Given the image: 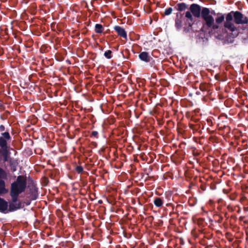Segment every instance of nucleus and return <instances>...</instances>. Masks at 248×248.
Masks as SVG:
<instances>
[{"label":"nucleus","instance_id":"13","mask_svg":"<svg viewBox=\"0 0 248 248\" xmlns=\"http://www.w3.org/2000/svg\"><path fill=\"white\" fill-rule=\"evenodd\" d=\"M248 31L247 37L243 38V42L245 44L248 43V25H241L240 28V31L243 33V31Z\"/></svg>","mask_w":248,"mask_h":248},{"label":"nucleus","instance_id":"26","mask_svg":"<svg viewBox=\"0 0 248 248\" xmlns=\"http://www.w3.org/2000/svg\"><path fill=\"white\" fill-rule=\"evenodd\" d=\"M102 202V201H99L98 202V203H101Z\"/></svg>","mask_w":248,"mask_h":248},{"label":"nucleus","instance_id":"17","mask_svg":"<svg viewBox=\"0 0 248 248\" xmlns=\"http://www.w3.org/2000/svg\"><path fill=\"white\" fill-rule=\"evenodd\" d=\"M199 88L202 92H208L209 91V85L206 83H202L200 84Z\"/></svg>","mask_w":248,"mask_h":248},{"label":"nucleus","instance_id":"9","mask_svg":"<svg viewBox=\"0 0 248 248\" xmlns=\"http://www.w3.org/2000/svg\"><path fill=\"white\" fill-rule=\"evenodd\" d=\"M114 30L119 36L126 40L127 39V33L124 29L119 26H115L114 27Z\"/></svg>","mask_w":248,"mask_h":248},{"label":"nucleus","instance_id":"23","mask_svg":"<svg viewBox=\"0 0 248 248\" xmlns=\"http://www.w3.org/2000/svg\"><path fill=\"white\" fill-rule=\"evenodd\" d=\"M75 170L78 173H81L83 171V169L81 166H78L75 168Z\"/></svg>","mask_w":248,"mask_h":248},{"label":"nucleus","instance_id":"5","mask_svg":"<svg viewBox=\"0 0 248 248\" xmlns=\"http://www.w3.org/2000/svg\"><path fill=\"white\" fill-rule=\"evenodd\" d=\"M234 19L233 22L236 24L248 25V17L244 16L242 13L239 11H233Z\"/></svg>","mask_w":248,"mask_h":248},{"label":"nucleus","instance_id":"16","mask_svg":"<svg viewBox=\"0 0 248 248\" xmlns=\"http://www.w3.org/2000/svg\"><path fill=\"white\" fill-rule=\"evenodd\" d=\"M104 30L103 26L100 24H96L95 25V32L97 33H102Z\"/></svg>","mask_w":248,"mask_h":248},{"label":"nucleus","instance_id":"18","mask_svg":"<svg viewBox=\"0 0 248 248\" xmlns=\"http://www.w3.org/2000/svg\"><path fill=\"white\" fill-rule=\"evenodd\" d=\"M7 178V174L6 172L2 168H0V179H6Z\"/></svg>","mask_w":248,"mask_h":248},{"label":"nucleus","instance_id":"20","mask_svg":"<svg viewBox=\"0 0 248 248\" xmlns=\"http://www.w3.org/2000/svg\"><path fill=\"white\" fill-rule=\"evenodd\" d=\"M172 12V8L171 7H169L165 10L164 14H162L163 16H169L171 14Z\"/></svg>","mask_w":248,"mask_h":248},{"label":"nucleus","instance_id":"24","mask_svg":"<svg viewBox=\"0 0 248 248\" xmlns=\"http://www.w3.org/2000/svg\"><path fill=\"white\" fill-rule=\"evenodd\" d=\"M98 132H97L96 131H93L92 132L91 137H95L96 138H98Z\"/></svg>","mask_w":248,"mask_h":248},{"label":"nucleus","instance_id":"25","mask_svg":"<svg viewBox=\"0 0 248 248\" xmlns=\"http://www.w3.org/2000/svg\"><path fill=\"white\" fill-rule=\"evenodd\" d=\"M0 130L2 131L5 130V126L3 125H0Z\"/></svg>","mask_w":248,"mask_h":248},{"label":"nucleus","instance_id":"10","mask_svg":"<svg viewBox=\"0 0 248 248\" xmlns=\"http://www.w3.org/2000/svg\"><path fill=\"white\" fill-rule=\"evenodd\" d=\"M140 59L146 62H149L152 60V58L147 52L143 51L140 53L139 55Z\"/></svg>","mask_w":248,"mask_h":248},{"label":"nucleus","instance_id":"7","mask_svg":"<svg viewBox=\"0 0 248 248\" xmlns=\"http://www.w3.org/2000/svg\"><path fill=\"white\" fill-rule=\"evenodd\" d=\"M184 14L178 12L176 14L175 20V26L178 30H180L182 27L183 16Z\"/></svg>","mask_w":248,"mask_h":248},{"label":"nucleus","instance_id":"3","mask_svg":"<svg viewBox=\"0 0 248 248\" xmlns=\"http://www.w3.org/2000/svg\"><path fill=\"white\" fill-rule=\"evenodd\" d=\"M233 11L228 13L225 17V21L224 22V29H227L230 31V36L232 38L237 37L240 33H242L240 31V25L235 27L233 23V18H234Z\"/></svg>","mask_w":248,"mask_h":248},{"label":"nucleus","instance_id":"8","mask_svg":"<svg viewBox=\"0 0 248 248\" xmlns=\"http://www.w3.org/2000/svg\"><path fill=\"white\" fill-rule=\"evenodd\" d=\"M38 197V188L33 183L30 187V197L32 200H35Z\"/></svg>","mask_w":248,"mask_h":248},{"label":"nucleus","instance_id":"1","mask_svg":"<svg viewBox=\"0 0 248 248\" xmlns=\"http://www.w3.org/2000/svg\"><path fill=\"white\" fill-rule=\"evenodd\" d=\"M26 187V177L23 175L18 176L16 180L11 184V202L9 204L8 211L13 212L22 208V201L18 199V197L25 191Z\"/></svg>","mask_w":248,"mask_h":248},{"label":"nucleus","instance_id":"27","mask_svg":"<svg viewBox=\"0 0 248 248\" xmlns=\"http://www.w3.org/2000/svg\"><path fill=\"white\" fill-rule=\"evenodd\" d=\"M4 160H5V161L7 160V159H6V156L5 157V159Z\"/></svg>","mask_w":248,"mask_h":248},{"label":"nucleus","instance_id":"11","mask_svg":"<svg viewBox=\"0 0 248 248\" xmlns=\"http://www.w3.org/2000/svg\"><path fill=\"white\" fill-rule=\"evenodd\" d=\"M8 206V202L4 199L0 197V212L7 213Z\"/></svg>","mask_w":248,"mask_h":248},{"label":"nucleus","instance_id":"22","mask_svg":"<svg viewBox=\"0 0 248 248\" xmlns=\"http://www.w3.org/2000/svg\"><path fill=\"white\" fill-rule=\"evenodd\" d=\"M191 31H192V24L190 23H188V26L187 27L184 28V31L186 33L189 32Z\"/></svg>","mask_w":248,"mask_h":248},{"label":"nucleus","instance_id":"15","mask_svg":"<svg viewBox=\"0 0 248 248\" xmlns=\"http://www.w3.org/2000/svg\"><path fill=\"white\" fill-rule=\"evenodd\" d=\"M153 202L156 207H161L163 205L164 201L162 198L156 197L154 198Z\"/></svg>","mask_w":248,"mask_h":248},{"label":"nucleus","instance_id":"21","mask_svg":"<svg viewBox=\"0 0 248 248\" xmlns=\"http://www.w3.org/2000/svg\"><path fill=\"white\" fill-rule=\"evenodd\" d=\"M111 53H112V51L110 50H108L105 52L104 56L107 58L109 59L111 58V57H112Z\"/></svg>","mask_w":248,"mask_h":248},{"label":"nucleus","instance_id":"19","mask_svg":"<svg viewBox=\"0 0 248 248\" xmlns=\"http://www.w3.org/2000/svg\"><path fill=\"white\" fill-rule=\"evenodd\" d=\"M193 15L192 13L190 11H187L185 13V16L187 18H188L191 22H192L194 20V18L193 17Z\"/></svg>","mask_w":248,"mask_h":248},{"label":"nucleus","instance_id":"6","mask_svg":"<svg viewBox=\"0 0 248 248\" xmlns=\"http://www.w3.org/2000/svg\"><path fill=\"white\" fill-rule=\"evenodd\" d=\"M1 135L3 137H0V146L2 149L6 150L7 144L6 140H10L11 138L8 132L2 133Z\"/></svg>","mask_w":248,"mask_h":248},{"label":"nucleus","instance_id":"14","mask_svg":"<svg viewBox=\"0 0 248 248\" xmlns=\"http://www.w3.org/2000/svg\"><path fill=\"white\" fill-rule=\"evenodd\" d=\"M8 190L5 188V183L4 180L0 179V195L8 192Z\"/></svg>","mask_w":248,"mask_h":248},{"label":"nucleus","instance_id":"2","mask_svg":"<svg viewBox=\"0 0 248 248\" xmlns=\"http://www.w3.org/2000/svg\"><path fill=\"white\" fill-rule=\"evenodd\" d=\"M189 10L195 18H199L201 16H202L204 21L203 27L206 26L207 28H211L212 31L218 32L221 28L218 25H214L215 20L214 17L210 15L209 8L203 7L202 9L200 5L196 3H193L190 6Z\"/></svg>","mask_w":248,"mask_h":248},{"label":"nucleus","instance_id":"12","mask_svg":"<svg viewBox=\"0 0 248 248\" xmlns=\"http://www.w3.org/2000/svg\"><path fill=\"white\" fill-rule=\"evenodd\" d=\"M188 5L184 2L177 3L175 6L174 9L180 13L188 8Z\"/></svg>","mask_w":248,"mask_h":248},{"label":"nucleus","instance_id":"4","mask_svg":"<svg viewBox=\"0 0 248 248\" xmlns=\"http://www.w3.org/2000/svg\"><path fill=\"white\" fill-rule=\"evenodd\" d=\"M224 19H225L224 15H223L221 13H217V17L216 18V19H215L216 24L214 23V25H217L221 28L220 29H219L218 32L212 31L211 28H208L210 29V31L212 33L216 34L218 36V37H221L223 36V34L226 33V31L222 27L220 26L219 25V24L222 23L224 21Z\"/></svg>","mask_w":248,"mask_h":248}]
</instances>
